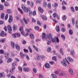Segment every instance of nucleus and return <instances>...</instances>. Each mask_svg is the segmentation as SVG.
Segmentation results:
<instances>
[{
  "label": "nucleus",
  "mask_w": 78,
  "mask_h": 78,
  "mask_svg": "<svg viewBox=\"0 0 78 78\" xmlns=\"http://www.w3.org/2000/svg\"><path fill=\"white\" fill-rule=\"evenodd\" d=\"M37 60H39V59H40V58H41V56L39 54H38L37 55Z\"/></svg>",
  "instance_id": "obj_27"
},
{
  "label": "nucleus",
  "mask_w": 78,
  "mask_h": 78,
  "mask_svg": "<svg viewBox=\"0 0 78 78\" xmlns=\"http://www.w3.org/2000/svg\"><path fill=\"white\" fill-rule=\"evenodd\" d=\"M41 17L42 19L43 20H47V18L45 16L41 15Z\"/></svg>",
  "instance_id": "obj_11"
},
{
  "label": "nucleus",
  "mask_w": 78,
  "mask_h": 78,
  "mask_svg": "<svg viewBox=\"0 0 78 78\" xmlns=\"http://www.w3.org/2000/svg\"><path fill=\"white\" fill-rule=\"evenodd\" d=\"M51 76L53 78H57V76L54 74H52Z\"/></svg>",
  "instance_id": "obj_35"
},
{
  "label": "nucleus",
  "mask_w": 78,
  "mask_h": 78,
  "mask_svg": "<svg viewBox=\"0 0 78 78\" xmlns=\"http://www.w3.org/2000/svg\"><path fill=\"white\" fill-rule=\"evenodd\" d=\"M72 22L73 25H74V24H75V19H74L73 18L72 19Z\"/></svg>",
  "instance_id": "obj_57"
},
{
  "label": "nucleus",
  "mask_w": 78,
  "mask_h": 78,
  "mask_svg": "<svg viewBox=\"0 0 78 78\" xmlns=\"http://www.w3.org/2000/svg\"><path fill=\"white\" fill-rule=\"evenodd\" d=\"M30 33V31H29V30H28L27 33L26 34H25L24 35V36L25 37H27V36H28V33Z\"/></svg>",
  "instance_id": "obj_43"
},
{
  "label": "nucleus",
  "mask_w": 78,
  "mask_h": 78,
  "mask_svg": "<svg viewBox=\"0 0 78 78\" xmlns=\"http://www.w3.org/2000/svg\"><path fill=\"white\" fill-rule=\"evenodd\" d=\"M46 37V35L45 33H43L42 34V39H44Z\"/></svg>",
  "instance_id": "obj_19"
},
{
  "label": "nucleus",
  "mask_w": 78,
  "mask_h": 78,
  "mask_svg": "<svg viewBox=\"0 0 78 78\" xmlns=\"http://www.w3.org/2000/svg\"><path fill=\"white\" fill-rule=\"evenodd\" d=\"M38 10L40 12H44V10L42 9L41 8V7H38Z\"/></svg>",
  "instance_id": "obj_20"
},
{
  "label": "nucleus",
  "mask_w": 78,
  "mask_h": 78,
  "mask_svg": "<svg viewBox=\"0 0 78 78\" xmlns=\"http://www.w3.org/2000/svg\"><path fill=\"white\" fill-rule=\"evenodd\" d=\"M76 28H78V23L77 21H76Z\"/></svg>",
  "instance_id": "obj_59"
},
{
  "label": "nucleus",
  "mask_w": 78,
  "mask_h": 78,
  "mask_svg": "<svg viewBox=\"0 0 78 78\" xmlns=\"http://www.w3.org/2000/svg\"><path fill=\"white\" fill-rule=\"evenodd\" d=\"M8 14H6L5 16V20H6L8 19Z\"/></svg>",
  "instance_id": "obj_53"
},
{
  "label": "nucleus",
  "mask_w": 78,
  "mask_h": 78,
  "mask_svg": "<svg viewBox=\"0 0 78 78\" xmlns=\"http://www.w3.org/2000/svg\"><path fill=\"white\" fill-rule=\"evenodd\" d=\"M62 32H65L66 31V29L64 28H63L62 29Z\"/></svg>",
  "instance_id": "obj_63"
},
{
  "label": "nucleus",
  "mask_w": 78,
  "mask_h": 78,
  "mask_svg": "<svg viewBox=\"0 0 78 78\" xmlns=\"http://www.w3.org/2000/svg\"><path fill=\"white\" fill-rule=\"evenodd\" d=\"M61 37H62V38L63 40V41H64V40H65V39H66V37H65V36H64V35H62L61 36Z\"/></svg>",
  "instance_id": "obj_41"
},
{
  "label": "nucleus",
  "mask_w": 78,
  "mask_h": 78,
  "mask_svg": "<svg viewBox=\"0 0 78 78\" xmlns=\"http://www.w3.org/2000/svg\"><path fill=\"white\" fill-rule=\"evenodd\" d=\"M11 46L13 48H14L15 44L14 42H11Z\"/></svg>",
  "instance_id": "obj_33"
},
{
  "label": "nucleus",
  "mask_w": 78,
  "mask_h": 78,
  "mask_svg": "<svg viewBox=\"0 0 78 78\" xmlns=\"http://www.w3.org/2000/svg\"><path fill=\"white\" fill-rule=\"evenodd\" d=\"M20 22H21V23L22 25H23H23L24 24H23V20L21 19Z\"/></svg>",
  "instance_id": "obj_55"
},
{
  "label": "nucleus",
  "mask_w": 78,
  "mask_h": 78,
  "mask_svg": "<svg viewBox=\"0 0 78 78\" xmlns=\"http://www.w3.org/2000/svg\"><path fill=\"white\" fill-rule=\"evenodd\" d=\"M23 70L24 72H29L30 71V69L28 67H25L23 69Z\"/></svg>",
  "instance_id": "obj_14"
},
{
  "label": "nucleus",
  "mask_w": 78,
  "mask_h": 78,
  "mask_svg": "<svg viewBox=\"0 0 78 78\" xmlns=\"http://www.w3.org/2000/svg\"><path fill=\"white\" fill-rule=\"evenodd\" d=\"M30 37L32 39H33L34 38V35L33 34H30Z\"/></svg>",
  "instance_id": "obj_28"
},
{
  "label": "nucleus",
  "mask_w": 78,
  "mask_h": 78,
  "mask_svg": "<svg viewBox=\"0 0 78 78\" xmlns=\"http://www.w3.org/2000/svg\"><path fill=\"white\" fill-rule=\"evenodd\" d=\"M66 62L68 64H70V63H69V62H73V59L72 58L70 57H68L67 58V60L66 58Z\"/></svg>",
  "instance_id": "obj_2"
},
{
  "label": "nucleus",
  "mask_w": 78,
  "mask_h": 78,
  "mask_svg": "<svg viewBox=\"0 0 78 78\" xmlns=\"http://www.w3.org/2000/svg\"><path fill=\"white\" fill-rule=\"evenodd\" d=\"M5 17V13H2L1 14V18L3 19H4V17Z\"/></svg>",
  "instance_id": "obj_24"
},
{
  "label": "nucleus",
  "mask_w": 78,
  "mask_h": 78,
  "mask_svg": "<svg viewBox=\"0 0 78 78\" xmlns=\"http://www.w3.org/2000/svg\"><path fill=\"white\" fill-rule=\"evenodd\" d=\"M23 20L24 23H25L26 24H28V21H27V20H26L25 18H23Z\"/></svg>",
  "instance_id": "obj_39"
},
{
  "label": "nucleus",
  "mask_w": 78,
  "mask_h": 78,
  "mask_svg": "<svg viewBox=\"0 0 78 78\" xmlns=\"http://www.w3.org/2000/svg\"><path fill=\"white\" fill-rule=\"evenodd\" d=\"M4 5L5 6H8L9 5V4L7 2H5L4 3Z\"/></svg>",
  "instance_id": "obj_38"
},
{
  "label": "nucleus",
  "mask_w": 78,
  "mask_h": 78,
  "mask_svg": "<svg viewBox=\"0 0 78 78\" xmlns=\"http://www.w3.org/2000/svg\"><path fill=\"white\" fill-rule=\"evenodd\" d=\"M48 7L49 8H51V4L50 3H49L48 5Z\"/></svg>",
  "instance_id": "obj_54"
},
{
  "label": "nucleus",
  "mask_w": 78,
  "mask_h": 78,
  "mask_svg": "<svg viewBox=\"0 0 78 78\" xmlns=\"http://www.w3.org/2000/svg\"><path fill=\"white\" fill-rule=\"evenodd\" d=\"M15 45L16 49H17V50H20V47H19V46L18 44H16Z\"/></svg>",
  "instance_id": "obj_18"
},
{
  "label": "nucleus",
  "mask_w": 78,
  "mask_h": 78,
  "mask_svg": "<svg viewBox=\"0 0 78 78\" xmlns=\"http://www.w3.org/2000/svg\"><path fill=\"white\" fill-rule=\"evenodd\" d=\"M51 50V48L49 47L47 48L46 51L47 52H50Z\"/></svg>",
  "instance_id": "obj_36"
},
{
  "label": "nucleus",
  "mask_w": 78,
  "mask_h": 78,
  "mask_svg": "<svg viewBox=\"0 0 78 78\" xmlns=\"http://www.w3.org/2000/svg\"><path fill=\"white\" fill-rule=\"evenodd\" d=\"M61 72V69H58L55 71V73L56 75H59V73Z\"/></svg>",
  "instance_id": "obj_17"
},
{
  "label": "nucleus",
  "mask_w": 78,
  "mask_h": 78,
  "mask_svg": "<svg viewBox=\"0 0 78 78\" xmlns=\"http://www.w3.org/2000/svg\"><path fill=\"white\" fill-rule=\"evenodd\" d=\"M56 30L57 32L59 31L60 29H59V26H57L56 27Z\"/></svg>",
  "instance_id": "obj_23"
},
{
  "label": "nucleus",
  "mask_w": 78,
  "mask_h": 78,
  "mask_svg": "<svg viewBox=\"0 0 78 78\" xmlns=\"http://www.w3.org/2000/svg\"><path fill=\"white\" fill-rule=\"evenodd\" d=\"M28 49L29 50L30 53H32L33 52V51L30 46H29L28 47Z\"/></svg>",
  "instance_id": "obj_30"
},
{
  "label": "nucleus",
  "mask_w": 78,
  "mask_h": 78,
  "mask_svg": "<svg viewBox=\"0 0 78 78\" xmlns=\"http://www.w3.org/2000/svg\"><path fill=\"white\" fill-rule=\"evenodd\" d=\"M53 16L54 17H56V16H57V13H56L55 12L53 13Z\"/></svg>",
  "instance_id": "obj_49"
},
{
  "label": "nucleus",
  "mask_w": 78,
  "mask_h": 78,
  "mask_svg": "<svg viewBox=\"0 0 78 78\" xmlns=\"http://www.w3.org/2000/svg\"><path fill=\"white\" fill-rule=\"evenodd\" d=\"M47 36L48 38L50 41H51L52 42H56L57 41V42L58 43L59 42V39L58 37H55V39H54L52 37V35L51 34H47Z\"/></svg>",
  "instance_id": "obj_1"
},
{
  "label": "nucleus",
  "mask_w": 78,
  "mask_h": 78,
  "mask_svg": "<svg viewBox=\"0 0 78 78\" xmlns=\"http://www.w3.org/2000/svg\"><path fill=\"white\" fill-rule=\"evenodd\" d=\"M52 58L53 60H54V61H56V60H57L56 56H54Z\"/></svg>",
  "instance_id": "obj_46"
},
{
  "label": "nucleus",
  "mask_w": 78,
  "mask_h": 78,
  "mask_svg": "<svg viewBox=\"0 0 78 78\" xmlns=\"http://www.w3.org/2000/svg\"><path fill=\"white\" fill-rule=\"evenodd\" d=\"M33 71H34V72L35 73H36L37 72V70H36V68H34V69Z\"/></svg>",
  "instance_id": "obj_61"
},
{
  "label": "nucleus",
  "mask_w": 78,
  "mask_h": 78,
  "mask_svg": "<svg viewBox=\"0 0 78 78\" xmlns=\"http://www.w3.org/2000/svg\"><path fill=\"white\" fill-rule=\"evenodd\" d=\"M12 19H13V18L12 17V15H10L9 16V18L8 20V22H9V23H11V22H12Z\"/></svg>",
  "instance_id": "obj_9"
},
{
  "label": "nucleus",
  "mask_w": 78,
  "mask_h": 78,
  "mask_svg": "<svg viewBox=\"0 0 78 78\" xmlns=\"http://www.w3.org/2000/svg\"><path fill=\"white\" fill-rule=\"evenodd\" d=\"M7 12L8 13H9V14H11V13H12V12L10 9H9L7 10Z\"/></svg>",
  "instance_id": "obj_45"
},
{
  "label": "nucleus",
  "mask_w": 78,
  "mask_h": 78,
  "mask_svg": "<svg viewBox=\"0 0 78 78\" xmlns=\"http://www.w3.org/2000/svg\"><path fill=\"white\" fill-rule=\"evenodd\" d=\"M12 58H8L7 62H8V63H9V62H12Z\"/></svg>",
  "instance_id": "obj_25"
},
{
  "label": "nucleus",
  "mask_w": 78,
  "mask_h": 78,
  "mask_svg": "<svg viewBox=\"0 0 78 78\" xmlns=\"http://www.w3.org/2000/svg\"><path fill=\"white\" fill-rule=\"evenodd\" d=\"M21 6L22 8L24 9V11L25 12H28L29 10L28 8L25 7V6L23 5V4L21 5Z\"/></svg>",
  "instance_id": "obj_3"
},
{
  "label": "nucleus",
  "mask_w": 78,
  "mask_h": 78,
  "mask_svg": "<svg viewBox=\"0 0 78 78\" xmlns=\"http://www.w3.org/2000/svg\"><path fill=\"white\" fill-rule=\"evenodd\" d=\"M71 9L72 11H73V12H75V9H74V8H73V7H71Z\"/></svg>",
  "instance_id": "obj_58"
},
{
  "label": "nucleus",
  "mask_w": 78,
  "mask_h": 78,
  "mask_svg": "<svg viewBox=\"0 0 78 78\" xmlns=\"http://www.w3.org/2000/svg\"><path fill=\"white\" fill-rule=\"evenodd\" d=\"M33 16H35V15H36V12L35 11H33Z\"/></svg>",
  "instance_id": "obj_56"
},
{
  "label": "nucleus",
  "mask_w": 78,
  "mask_h": 78,
  "mask_svg": "<svg viewBox=\"0 0 78 78\" xmlns=\"http://www.w3.org/2000/svg\"><path fill=\"white\" fill-rule=\"evenodd\" d=\"M12 28H13V31H16V30H17V28H18L17 26L16 25H14L13 26Z\"/></svg>",
  "instance_id": "obj_13"
},
{
  "label": "nucleus",
  "mask_w": 78,
  "mask_h": 78,
  "mask_svg": "<svg viewBox=\"0 0 78 78\" xmlns=\"http://www.w3.org/2000/svg\"><path fill=\"white\" fill-rule=\"evenodd\" d=\"M22 43L24 45L25 44H26L27 41L25 40H23V41Z\"/></svg>",
  "instance_id": "obj_52"
},
{
  "label": "nucleus",
  "mask_w": 78,
  "mask_h": 78,
  "mask_svg": "<svg viewBox=\"0 0 78 78\" xmlns=\"http://www.w3.org/2000/svg\"><path fill=\"white\" fill-rule=\"evenodd\" d=\"M15 69V66H13L12 68V69H11L10 70V72H11L12 73H14V71H13V70Z\"/></svg>",
  "instance_id": "obj_15"
},
{
  "label": "nucleus",
  "mask_w": 78,
  "mask_h": 78,
  "mask_svg": "<svg viewBox=\"0 0 78 78\" xmlns=\"http://www.w3.org/2000/svg\"><path fill=\"white\" fill-rule=\"evenodd\" d=\"M16 35L17 37H20V34L19 33H15L12 34V37L13 38H16Z\"/></svg>",
  "instance_id": "obj_4"
},
{
  "label": "nucleus",
  "mask_w": 78,
  "mask_h": 78,
  "mask_svg": "<svg viewBox=\"0 0 78 78\" xmlns=\"http://www.w3.org/2000/svg\"><path fill=\"white\" fill-rule=\"evenodd\" d=\"M7 34H6L4 33V31H2L1 33V35L2 37H4V36H6Z\"/></svg>",
  "instance_id": "obj_12"
},
{
  "label": "nucleus",
  "mask_w": 78,
  "mask_h": 78,
  "mask_svg": "<svg viewBox=\"0 0 78 78\" xmlns=\"http://www.w3.org/2000/svg\"><path fill=\"white\" fill-rule=\"evenodd\" d=\"M41 1L39 0H37L36 2V3H41Z\"/></svg>",
  "instance_id": "obj_62"
},
{
  "label": "nucleus",
  "mask_w": 78,
  "mask_h": 78,
  "mask_svg": "<svg viewBox=\"0 0 78 78\" xmlns=\"http://www.w3.org/2000/svg\"><path fill=\"white\" fill-rule=\"evenodd\" d=\"M20 31L22 35L24 34V32L23 31V27H21L20 29Z\"/></svg>",
  "instance_id": "obj_10"
},
{
  "label": "nucleus",
  "mask_w": 78,
  "mask_h": 78,
  "mask_svg": "<svg viewBox=\"0 0 78 78\" xmlns=\"http://www.w3.org/2000/svg\"><path fill=\"white\" fill-rule=\"evenodd\" d=\"M70 54L72 55V56H73L74 55H75V51L74 50H72L70 51Z\"/></svg>",
  "instance_id": "obj_31"
},
{
  "label": "nucleus",
  "mask_w": 78,
  "mask_h": 78,
  "mask_svg": "<svg viewBox=\"0 0 78 78\" xmlns=\"http://www.w3.org/2000/svg\"><path fill=\"white\" fill-rule=\"evenodd\" d=\"M20 55L21 58H22V59H23L24 58V55H23V53L22 52H20Z\"/></svg>",
  "instance_id": "obj_21"
},
{
  "label": "nucleus",
  "mask_w": 78,
  "mask_h": 78,
  "mask_svg": "<svg viewBox=\"0 0 78 78\" xmlns=\"http://www.w3.org/2000/svg\"><path fill=\"white\" fill-rule=\"evenodd\" d=\"M33 47L34 48L35 50L37 51H39L38 50V48L34 45H33Z\"/></svg>",
  "instance_id": "obj_34"
},
{
  "label": "nucleus",
  "mask_w": 78,
  "mask_h": 78,
  "mask_svg": "<svg viewBox=\"0 0 78 78\" xmlns=\"http://www.w3.org/2000/svg\"><path fill=\"white\" fill-rule=\"evenodd\" d=\"M60 53L62 55H64V52H63V49H62V48L60 49Z\"/></svg>",
  "instance_id": "obj_37"
},
{
  "label": "nucleus",
  "mask_w": 78,
  "mask_h": 78,
  "mask_svg": "<svg viewBox=\"0 0 78 78\" xmlns=\"http://www.w3.org/2000/svg\"><path fill=\"white\" fill-rule=\"evenodd\" d=\"M26 57L27 59L29 60L30 59V57H29V56H28V55H26Z\"/></svg>",
  "instance_id": "obj_60"
},
{
  "label": "nucleus",
  "mask_w": 78,
  "mask_h": 78,
  "mask_svg": "<svg viewBox=\"0 0 78 78\" xmlns=\"http://www.w3.org/2000/svg\"><path fill=\"white\" fill-rule=\"evenodd\" d=\"M5 41H6V40H5V39H2L0 41L2 42H5Z\"/></svg>",
  "instance_id": "obj_51"
},
{
  "label": "nucleus",
  "mask_w": 78,
  "mask_h": 78,
  "mask_svg": "<svg viewBox=\"0 0 78 78\" xmlns=\"http://www.w3.org/2000/svg\"><path fill=\"white\" fill-rule=\"evenodd\" d=\"M4 7L3 5H0V10H3Z\"/></svg>",
  "instance_id": "obj_42"
},
{
  "label": "nucleus",
  "mask_w": 78,
  "mask_h": 78,
  "mask_svg": "<svg viewBox=\"0 0 78 78\" xmlns=\"http://www.w3.org/2000/svg\"><path fill=\"white\" fill-rule=\"evenodd\" d=\"M45 67L47 69H49L50 67V65L48 63H47L45 64Z\"/></svg>",
  "instance_id": "obj_16"
},
{
  "label": "nucleus",
  "mask_w": 78,
  "mask_h": 78,
  "mask_svg": "<svg viewBox=\"0 0 78 78\" xmlns=\"http://www.w3.org/2000/svg\"><path fill=\"white\" fill-rule=\"evenodd\" d=\"M7 29L9 33L10 34L11 33L12 31L11 26L10 25H8L7 26Z\"/></svg>",
  "instance_id": "obj_6"
},
{
  "label": "nucleus",
  "mask_w": 78,
  "mask_h": 78,
  "mask_svg": "<svg viewBox=\"0 0 78 78\" xmlns=\"http://www.w3.org/2000/svg\"><path fill=\"white\" fill-rule=\"evenodd\" d=\"M43 6L44 8H46V7H47V2H44L43 4Z\"/></svg>",
  "instance_id": "obj_26"
},
{
  "label": "nucleus",
  "mask_w": 78,
  "mask_h": 78,
  "mask_svg": "<svg viewBox=\"0 0 78 78\" xmlns=\"http://www.w3.org/2000/svg\"><path fill=\"white\" fill-rule=\"evenodd\" d=\"M73 30L70 29L69 30V34L70 35H72L73 34Z\"/></svg>",
  "instance_id": "obj_32"
},
{
  "label": "nucleus",
  "mask_w": 78,
  "mask_h": 78,
  "mask_svg": "<svg viewBox=\"0 0 78 78\" xmlns=\"http://www.w3.org/2000/svg\"><path fill=\"white\" fill-rule=\"evenodd\" d=\"M60 76H62L64 77H66L67 76V74L64 72L63 71H61V73L59 74Z\"/></svg>",
  "instance_id": "obj_8"
},
{
  "label": "nucleus",
  "mask_w": 78,
  "mask_h": 78,
  "mask_svg": "<svg viewBox=\"0 0 78 78\" xmlns=\"http://www.w3.org/2000/svg\"><path fill=\"white\" fill-rule=\"evenodd\" d=\"M37 24L38 25L41 26V25H42V23H41V22H40V21H38L37 22Z\"/></svg>",
  "instance_id": "obj_48"
},
{
  "label": "nucleus",
  "mask_w": 78,
  "mask_h": 78,
  "mask_svg": "<svg viewBox=\"0 0 78 78\" xmlns=\"http://www.w3.org/2000/svg\"><path fill=\"white\" fill-rule=\"evenodd\" d=\"M69 72L70 73L71 75H72L73 74V70L71 69H70L69 70Z\"/></svg>",
  "instance_id": "obj_29"
},
{
  "label": "nucleus",
  "mask_w": 78,
  "mask_h": 78,
  "mask_svg": "<svg viewBox=\"0 0 78 78\" xmlns=\"http://www.w3.org/2000/svg\"><path fill=\"white\" fill-rule=\"evenodd\" d=\"M4 56L6 59H7L9 58V53L6 52L4 54Z\"/></svg>",
  "instance_id": "obj_7"
},
{
  "label": "nucleus",
  "mask_w": 78,
  "mask_h": 78,
  "mask_svg": "<svg viewBox=\"0 0 78 78\" xmlns=\"http://www.w3.org/2000/svg\"><path fill=\"white\" fill-rule=\"evenodd\" d=\"M2 77L5 78V75L4 73H0V78H2Z\"/></svg>",
  "instance_id": "obj_22"
},
{
  "label": "nucleus",
  "mask_w": 78,
  "mask_h": 78,
  "mask_svg": "<svg viewBox=\"0 0 78 78\" xmlns=\"http://www.w3.org/2000/svg\"><path fill=\"white\" fill-rule=\"evenodd\" d=\"M35 30H39V26H36L34 27Z\"/></svg>",
  "instance_id": "obj_47"
},
{
  "label": "nucleus",
  "mask_w": 78,
  "mask_h": 78,
  "mask_svg": "<svg viewBox=\"0 0 78 78\" xmlns=\"http://www.w3.org/2000/svg\"><path fill=\"white\" fill-rule=\"evenodd\" d=\"M16 64H17V62H13V63H12V66H14L15 67V66H16Z\"/></svg>",
  "instance_id": "obj_44"
},
{
  "label": "nucleus",
  "mask_w": 78,
  "mask_h": 78,
  "mask_svg": "<svg viewBox=\"0 0 78 78\" xmlns=\"http://www.w3.org/2000/svg\"><path fill=\"white\" fill-rule=\"evenodd\" d=\"M61 64L64 67H67V64H66V60L64 59L61 62Z\"/></svg>",
  "instance_id": "obj_5"
},
{
  "label": "nucleus",
  "mask_w": 78,
  "mask_h": 78,
  "mask_svg": "<svg viewBox=\"0 0 78 78\" xmlns=\"http://www.w3.org/2000/svg\"><path fill=\"white\" fill-rule=\"evenodd\" d=\"M32 22H34V23H35V22H36V21L34 18H32Z\"/></svg>",
  "instance_id": "obj_64"
},
{
  "label": "nucleus",
  "mask_w": 78,
  "mask_h": 78,
  "mask_svg": "<svg viewBox=\"0 0 78 78\" xmlns=\"http://www.w3.org/2000/svg\"><path fill=\"white\" fill-rule=\"evenodd\" d=\"M62 19L63 20H66L67 19V17L66 16H64L62 17Z\"/></svg>",
  "instance_id": "obj_40"
},
{
  "label": "nucleus",
  "mask_w": 78,
  "mask_h": 78,
  "mask_svg": "<svg viewBox=\"0 0 78 78\" xmlns=\"http://www.w3.org/2000/svg\"><path fill=\"white\" fill-rule=\"evenodd\" d=\"M23 50L24 52H25V53H28V50L24 49Z\"/></svg>",
  "instance_id": "obj_50"
}]
</instances>
